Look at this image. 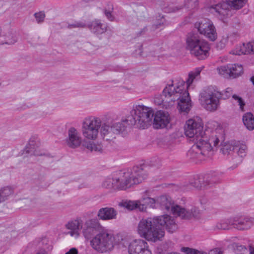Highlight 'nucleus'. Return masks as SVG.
Wrapping results in <instances>:
<instances>
[{"label": "nucleus", "mask_w": 254, "mask_h": 254, "mask_svg": "<svg viewBox=\"0 0 254 254\" xmlns=\"http://www.w3.org/2000/svg\"><path fill=\"white\" fill-rule=\"evenodd\" d=\"M151 109L144 105H136L133 107L125 120L119 122H107L100 126V134L104 140L111 141L116 138L117 135L124 131L127 126H136L139 128L144 129L151 122L152 117Z\"/></svg>", "instance_id": "f257e3e1"}, {"label": "nucleus", "mask_w": 254, "mask_h": 254, "mask_svg": "<svg viewBox=\"0 0 254 254\" xmlns=\"http://www.w3.org/2000/svg\"><path fill=\"white\" fill-rule=\"evenodd\" d=\"M187 136L192 138L195 144L187 153L188 157L193 162L197 164L210 156L212 146L208 142L207 132L203 131V126L201 122L193 119L189 120L185 128Z\"/></svg>", "instance_id": "f03ea898"}, {"label": "nucleus", "mask_w": 254, "mask_h": 254, "mask_svg": "<svg viewBox=\"0 0 254 254\" xmlns=\"http://www.w3.org/2000/svg\"><path fill=\"white\" fill-rule=\"evenodd\" d=\"M167 231L173 233L178 229L175 219L169 215L141 220L137 227L139 236L148 242L155 243L162 241L165 235L164 226Z\"/></svg>", "instance_id": "7ed1b4c3"}, {"label": "nucleus", "mask_w": 254, "mask_h": 254, "mask_svg": "<svg viewBox=\"0 0 254 254\" xmlns=\"http://www.w3.org/2000/svg\"><path fill=\"white\" fill-rule=\"evenodd\" d=\"M200 69H196L194 71L190 72L189 74V78L185 82L183 80L179 81L174 86L171 84L166 86L162 92V95L165 98H171V101L174 102L178 100V108L181 112L188 113L192 106L191 101L187 89L192 83L194 78L199 75Z\"/></svg>", "instance_id": "20e7f679"}, {"label": "nucleus", "mask_w": 254, "mask_h": 254, "mask_svg": "<svg viewBox=\"0 0 254 254\" xmlns=\"http://www.w3.org/2000/svg\"><path fill=\"white\" fill-rule=\"evenodd\" d=\"M156 205L162 210L171 212L173 215L182 219H198L200 215V210L198 208L195 206L184 207L175 204L171 197L166 195L159 196L156 199Z\"/></svg>", "instance_id": "39448f33"}, {"label": "nucleus", "mask_w": 254, "mask_h": 254, "mask_svg": "<svg viewBox=\"0 0 254 254\" xmlns=\"http://www.w3.org/2000/svg\"><path fill=\"white\" fill-rule=\"evenodd\" d=\"M232 94L231 88H227L222 92L216 87L209 86L204 89L199 94V100L201 105L207 111H216L220 105V99H226Z\"/></svg>", "instance_id": "423d86ee"}, {"label": "nucleus", "mask_w": 254, "mask_h": 254, "mask_svg": "<svg viewBox=\"0 0 254 254\" xmlns=\"http://www.w3.org/2000/svg\"><path fill=\"white\" fill-rule=\"evenodd\" d=\"M187 48L190 54L199 60H203L208 56L210 50L209 44L201 39L198 34L190 33L187 38Z\"/></svg>", "instance_id": "0eeeda50"}, {"label": "nucleus", "mask_w": 254, "mask_h": 254, "mask_svg": "<svg viewBox=\"0 0 254 254\" xmlns=\"http://www.w3.org/2000/svg\"><path fill=\"white\" fill-rule=\"evenodd\" d=\"M246 0H228L227 2L211 3L208 6L209 11L222 20L229 15L230 7L239 9L245 4Z\"/></svg>", "instance_id": "6e6552de"}, {"label": "nucleus", "mask_w": 254, "mask_h": 254, "mask_svg": "<svg viewBox=\"0 0 254 254\" xmlns=\"http://www.w3.org/2000/svg\"><path fill=\"white\" fill-rule=\"evenodd\" d=\"M100 126L101 120L99 118L94 116L85 118L81 127L83 136L89 140H95L98 137Z\"/></svg>", "instance_id": "1a4fd4ad"}, {"label": "nucleus", "mask_w": 254, "mask_h": 254, "mask_svg": "<svg viewBox=\"0 0 254 254\" xmlns=\"http://www.w3.org/2000/svg\"><path fill=\"white\" fill-rule=\"evenodd\" d=\"M90 244L93 249L103 253L113 249L114 247L113 237L107 231L102 230L90 241Z\"/></svg>", "instance_id": "9d476101"}, {"label": "nucleus", "mask_w": 254, "mask_h": 254, "mask_svg": "<svg viewBox=\"0 0 254 254\" xmlns=\"http://www.w3.org/2000/svg\"><path fill=\"white\" fill-rule=\"evenodd\" d=\"M128 174H124L120 171L116 173L112 178H107L103 183V186L106 188H113L117 190H126L127 184L125 180L128 177Z\"/></svg>", "instance_id": "9b49d317"}, {"label": "nucleus", "mask_w": 254, "mask_h": 254, "mask_svg": "<svg viewBox=\"0 0 254 254\" xmlns=\"http://www.w3.org/2000/svg\"><path fill=\"white\" fill-rule=\"evenodd\" d=\"M146 108H149L151 110L152 112V117L151 118V122L149 125L145 127L144 128L148 127L152 123V119L153 120V127L155 128H163L167 127L170 122L169 115L168 112L165 111H158L155 114L153 109L151 108L145 106Z\"/></svg>", "instance_id": "f8f14e48"}, {"label": "nucleus", "mask_w": 254, "mask_h": 254, "mask_svg": "<svg viewBox=\"0 0 254 254\" xmlns=\"http://www.w3.org/2000/svg\"><path fill=\"white\" fill-rule=\"evenodd\" d=\"M82 233L87 239H91L97 232L103 229L99 221L97 219H90L87 220L82 226Z\"/></svg>", "instance_id": "ddd939ff"}, {"label": "nucleus", "mask_w": 254, "mask_h": 254, "mask_svg": "<svg viewBox=\"0 0 254 254\" xmlns=\"http://www.w3.org/2000/svg\"><path fill=\"white\" fill-rule=\"evenodd\" d=\"M128 252L129 254H152L148 243L142 239L134 240L130 242Z\"/></svg>", "instance_id": "4468645a"}, {"label": "nucleus", "mask_w": 254, "mask_h": 254, "mask_svg": "<svg viewBox=\"0 0 254 254\" xmlns=\"http://www.w3.org/2000/svg\"><path fill=\"white\" fill-rule=\"evenodd\" d=\"M124 174H128L129 176L125 180L127 184V188L130 187L133 185L141 183L147 176L146 172L142 168L138 167L134 168L133 171L131 173L127 172H124Z\"/></svg>", "instance_id": "2eb2a0df"}, {"label": "nucleus", "mask_w": 254, "mask_h": 254, "mask_svg": "<svg viewBox=\"0 0 254 254\" xmlns=\"http://www.w3.org/2000/svg\"><path fill=\"white\" fill-rule=\"evenodd\" d=\"M65 142L67 146L72 149L77 148L80 145L82 138L76 128L72 127L68 129Z\"/></svg>", "instance_id": "dca6fc26"}, {"label": "nucleus", "mask_w": 254, "mask_h": 254, "mask_svg": "<svg viewBox=\"0 0 254 254\" xmlns=\"http://www.w3.org/2000/svg\"><path fill=\"white\" fill-rule=\"evenodd\" d=\"M233 228L239 230H246L250 229L253 225L252 218H233Z\"/></svg>", "instance_id": "f3484780"}, {"label": "nucleus", "mask_w": 254, "mask_h": 254, "mask_svg": "<svg viewBox=\"0 0 254 254\" xmlns=\"http://www.w3.org/2000/svg\"><path fill=\"white\" fill-rule=\"evenodd\" d=\"M87 27L92 33L97 36L104 33L107 28V25L101 23L99 20H95L90 22L87 25Z\"/></svg>", "instance_id": "a211bd4d"}, {"label": "nucleus", "mask_w": 254, "mask_h": 254, "mask_svg": "<svg viewBox=\"0 0 254 254\" xmlns=\"http://www.w3.org/2000/svg\"><path fill=\"white\" fill-rule=\"evenodd\" d=\"M117 213V211L114 208L106 207L100 209L97 216L101 220H109L116 219Z\"/></svg>", "instance_id": "6ab92c4d"}, {"label": "nucleus", "mask_w": 254, "mask_h": 254, "mask_svg": "<svg viewBox=\"0 0 254 254\" xmlns=\"http://www.w3.org/2000/svg\"><path fill=\"white\" fill-rule=\"evenodd\" d=\"M66 228L71 230L69 234L71 236L77 237L79 235V231L82 228L81 221L74 220L69 222L66 225Z\"/></svg>", "instance_id": "aec40b11"}, {"label": "nucleus", "mask_w": 254, "mask_h": 254, "mask_svg": "<svg viewBox=\"0 0 254 254\" xmlns=\"http://www.w3.org/2000/svg\"><path fill=\"white\" fill-rule=\"evenodd\" d=\"M181 251L186 254H223V252L219 248L210 250L208 254L189 247H182L181 249Z\"/></svg>", "instance_id": "412c9836"}, {"label": "nucleus", "mask_w": 254, "mask_h": 254, "mask_svg": "<svg viewBox=\"0 0 254 254\" xmlns=\"http://www.w3.org/2000/svg\"><path fill=\"white\" fill-rule=\"evenodd\" d=\"M138 200L132 201V200H123L120 202L119 206L124 207L129 210H132L134 209L142 210L143 208V204H140Z\"/></svg>", "instance_id": "4be33fe9"}, {"label": "nucleus", "mask_w": 254, "mask_h": 254, "mask_svg": "<svg viewBox=\"0 0 254 254\" xmlns=\"http://www.w3.org/2000/svg\"><path fill=\"white\" fill-rule=\"evenodd\" d=\"M254 52V43H248L246 44H243L242 46L237 48L234 54L241 55L242 54H250Z\"/></svg>", "instance_id": "5701e85b"}, {"label": "nucleus", "mask_w": 254, "mask_h": 254, "mask_svg": "<svg viewBox=\"0 0 254 254\" xmlns=\"http://www.w3.org/2000/svg\"><path fill=\"white\" fill-rule=\"evenodd\" d=\"M233 218L223 220L216 224L214 227V230H229L233 228Z\"/></svg>", "instance_id": "b1692460"}, {"label": "nucleus", "mask_w": 254, "mask_h": 254, "mask_svg": "<svg viewBox=\"0 0 254 254\" xmlns=\"http://www.w3.org/2000/svg\"><path fill=\"white\" fill-rule=\"evenodd\" d=\"M243 122L249 130H252L254 129V116L251 113H247L244 115Z\"/></svg>", "instance_id": "393cba45"}, {"label": "nucleus", "mask_w": 254, "mask_h": 254, "mask_svg": "<svg viewBox=\"0 0 254 254\" xmlns=\"http://www.w3.org/2000/svg\"><path fill=\"white\" fill-rule=\"evenodd\" d=\"M139 202L140 204H143L142 210H140L141 211L145 210L147 206L154 208L156 204V199L149 197H143L139 200Z\"/></svg>", "instance_id": "a878e982"}, {"label": "nucleus", "mask_w": 254, "mask_h": 254, "mask_svg": "<svg viewBox=\"0 0 254 254\" xmlns=\"http://www.w3.org/2000/svg\"><path fill=\"white\" fill-rule=\"evenodd\" d=\"M233 66L231 64L222 66L217 68V70L220 74L225 78L231 77V72L233 70Z\"/></svg>", "instance_id": "bb28decb"}, {"label": "nucleus", "mask_w": 254, "mask_h": 254, "mask_svg": "<svg viewBox=\"0 0 254 254\" xmlns=\"http://www.w3.org/2000/svg\"><path fill=\"white\" fill-rule=\"evenodd\" d=\"M212 23L208 19H204L195 24V27L199 33L204 32L205 28L212 27Z\"/></svg>", "instance_id": "cd10ccee"}, {"label": "nucleus", "mask_w": 254, "mask_h": 254, "mask_svg": "<svg viewBox=\"0 0 254 254\" xmlns=\"http://www.w3.org/2000/svg\"><path fill=\"white\" fill-rule=\"evenodd\" d=\"M4 42L1 43V44H4L8 45H12L14 44L17 41V39L14 33L11 31H8L4 35Z\"/></svg>", "instance_id": "c85d7f7f"}, {"label": "nucleus", "mask_w": 254, "mask_h": 254, "mask_svg": "<svg viewBox=\"0 0 254 254\" xmlns=\"http://www.w3.org/2000/svg\"><path fill=\"white\" fill-rule=\"evenodd\" d=\"M13 193V190L10 187H4L0 190V203L6 200Z\"/></svg>", "instance_id": "c756f323"}, {"label": "nucleus", "mask_w": 254, "mask_h": 254, "mask_svg": "<svg viewBox=\"0 0 254 254\" xmlns=\"http://www.w3.org/2000/svg\"><path fill=\"white\" fill-rule=\"evenodd\" d=\"M233 66V70H231V77L236 78L241 75L243 73V68L241 65L238 64H231Z\"/></svg>", "instance_id": "7c9ffc66"}, {"label": "nucleus", "mask_w": 254, "mask_h": 254, "mask_svg": "<svg viewBox=\"0 0 254 254\" xmlns=\"http://www.w3.org/2000/svg\"><path fill=\"white\" fill-rule=\"evenodd\" d=\"M235 150H237V147H235L233 144L228 143L222 146L220 151L224 155H229L231 154Z\"/></svg>", "instance_id": "2f4dec72"}, {"label": "nucleus", "mask_w": 254, "mask_h": 254, "mask_svg": "<svg viewBox=\"0 0 254 254\" xmlns=\"http://www.w3.org/2000/svg\"><path fill=\"white\" fill-rule=\"evenodd\" d=\"M207 31H206L205 34H203L210 40L214 41L217 38V33L215 30V28L213 24H212V27L208 29Z\"/></svg>", "instance_id": "473e14b6"}, {"label": "nucleus", "mask_w": 254, "mask_h": 254, "mask_svg": "<svg viewBox=\"0 0 254 254\" xmlns=\"http://www.w3.org/2000/svg\"><path fill=\"white\" fill-rule=\"evenodd\" d=\"M199 5L198 0H185L184 6L188 9L197 8Z\"/></svg>", "instance_id": "72a5a7b5"}, {"label": "nucleus", "mask_w": 254, "mask_h": 254, "mask_svg": "<svg viewBox=\"0 0 254 254\" xmlns=\"http://www.w3.org/2000/svg\"><path fill=\"white\" fill-rule=\"evenodd\" d=\"M202 178L197 176L196 177L194 178L193 180H191L190 182V185L195 188H201L203 186H206L204 183H202Z\"/></svg>", "instance_id": "f704fd0d"}, {"label": "nucleus", "mask_w": 254, "mask_h": 254, "mask_svg": "<svg viewBox=\"0 0 254 254\" xmlns=\"http://www.w3.org/2000/svg\"><path fill=\"white\" fill-rule=\"evenodd\" d=\"M84 146L86 148L91 151H94L96 152H100L102 150V147L100 145L96 144L91 141L85 142Z\"/></svg>", "instance_id": "c9c22d12"}, {"label": "nucleus", "mask_w": 254, "mask_h": 254, "mask_svg": "<svg viewBox=\"0 0 254 254\" xmlns=\"http://www.w3.org/2000/svg\"><path fill=\"white\" fill-rule=\"evenodd\" d=\"M37 147H34L26 145L25 148L24 149L23 151V153L21 155L26 154H29L30 155H39V154L36 151Z\"/></svg>", "instance_id": "e433bc0d"}, {"label": "nucleus", "mask_w": 254, "mask_h": 254, "mask_svg": "<svg viewBox=\"0 0 254 254\" xmlns=\"http://www.w3.org/2000/svg\"><path fill=\"white\" fill-rule=\"evenodd\" d=\"M232 98L234 101L236 102L240 106V109L242 111H244V108L245 105V103L243 99L239 96L237 95L234 94L232 95Z\"/></svg>", "instance_id": "4c0bfd02"}, {"label": "nucleus", "mask_w": 254, "mask_h": 254, "mask_svg": "<svg viewBox=\"0 0 254 254\" xmlns=\"http://www.w3.org/2000/svg\"><path fill=\"white\" fill-rule=\"evenodd\" d=\"M235 147H237V150H236L237 152L238 155L243 157L246 155V150L247 149V147L246 145L242 144L239 147L237 146H235Z\"/></svg>", "instance_id": "58836bf2"}, {"label": "nucleus", "mask_w": 254, "mask_h": 254, "mask_svg": "<svg viewBox=\"0 0 254 254\" xmlns=\"http://www.w3.org/2000/svg\"><path fill=\"white\" fill-rule=\"evenodd\" d=\"M34 16L35 17L36 21L38 23H40L44 21V20L45 17V14L43 11H40L38 12H36L34 14Z\"/></svg>", "instance_id": "ea45409f"}, {"label": "nucleus", "mask_w": 254, "mask_h": 254, "mask_svg": "<svg viewBox=\"0 0 254 254\" xmlns=\"http://www.w3.org/2000/svg\"><path fill=\"white\" fill-rule=\"evenodd\" d=\"M85 26L86 24L85 23L81 21H75L73 24H69L67 27L71 29L73 28H82Z\"/></svg>", "instance_id": "a19ab883"}, {"label": "nucleus", "mask_w": 254, "mask_h": 254, "mask_svg": "<svg viewBox=\"0 0 254 254\" xmlns=\"http://www.w3.org/2000/svg\"><path fill=\"white\" fill-rule=\"evenodd\" d=\"M207 140H208V142L210 143L211 146V144L212 142L213 143V145L214 146H217V144H218V143L219 142V140L218 137H216V136L215 137L212 136L211 138H209V139L207 137Z\"/></svg>", "instance_id": "79ce46f5"}, {"label": "nucleus", "mask_w": 254, "mask_h": 254, "mask_svg": "<svg viewBox=\"0 0 254 254\" xmlns=\"http://www.w3.org/2000/svg\"><path fill=\"white\" fill-rule=\"evenodd\" d=\"M31 147H38V143L34 138H31L29 140L28 144L27 145Z\"/></svg>", "instance_id": "37998d69"}, {"label": "nucleus", "mask_w": 254, "mask_h": 254, "mask_svg": "<svg viewBox=\"0 0 254 254\" xmlns=\"http://www.w3.org/2000/svg\"><path fill=\"white\" fill-rule=\"evenodd\" d=\"M164 99L162 98L161 95H158L154 99V102L158 105H161L163 103Z\"/></svg>", "instance_id": "c03bdc74"}, {"label": "nucleus", "mask_w": 254, "mask_h": 254, "mask_svg": "<svg viewBox=\"0 0 254 254\" xmlns=\"http://www.w3.org/2000/svg\"><path fill=\"white\" fill-rule=\"evenodd\" d=\"M104 14L106 15V16L107 17L108 19H109L110 21H113L114 19V17L112 15L111 11V10H108L107 9L104 10Z\"/></svg>", "instance_id": "a18cd8bd"}, {"label": "nucleus", "mask_w": 254, "mask_h": 254, "mask_svg": "<svg viewBox=\"0 0 254 254\" xmlns=\"http://www.w3.org/2000/svg\"><path fill=\"white\" fill-rule=\"evenodd\" d=\"M151 165L158 167L160 165V161L158 159H155L151 161Z\"/></svg>", "instance_id": "49530a36"}, {"label": "nucleus", "mask_w": 254, "mask_h": 254, "mask_svg": "<svg viewBox=\"0 0 254 254\" xmlns=\"http://www.w3.org/2000/svg\"><path fill=\"white\" fill-rule=\"evenodd\" d=\"M78 251L76 248H73L70 249L65 254H77Z\"/></svg>", "instance_id": "de8ad7c7"}, {"label": "nucleus", "mask_w": 254, "mask_h": 254, "mask_svg": "<svg viewBox=\"0 0 254 254\" xmlns=\"http://www.w3.org/2000/svg\"><path fill=\"white\" fill-rule=\"evenodd\" d=\"M36 254H47L46 251L42 250L39 251Z\"/></svg>", "instance_id": "09e8293b"}, {"label": "nucleus", "mask_w": 254, "mask_h": 254, "mask_svg": "<svg viewBox=\"0 0 254 254\" xmlns=\"http://www.w3.org/2000/svg\"><path fill=\"white\" fill-rule=\"evenodd\" d=\"M237 249L239 250H242L243 249H244L245 250H246V248L244 246H240L237 247Z\"/></svg>", "instance_id": "8fccbe9b"}, {"label": "nucleus", "mask_w": 254, "mask_h": 254, "mask_svg": "<svg viewBox=\"0 0 254 254\" xmlns=\"http://www.w3.org/2000/svg\"><path fill=\"white\" fill-rule=\"evenodd\" d=\"M216 183V181L214 180H210L209 181H208V183H207V184H213V183Z\"/></svg>", "instance_id": "3c124183"}, {"label": "nucleus", "mask_w": 254, "mask_h": 254, "mask_svg": "<svg viewBox=\"0 0 254 254\" xmlns=\"http://www.w3.org/2000/svg\"><path fill=\"white\" fill-rule=\"evenodd\" d=\"M163 24V22H162V23H158L157 24H156V25H155V28H159V27H160L161 26V25L162 24Z\"/></svg>", "instance_id": "603ef678"}, {"label": "nucleus", "mask_w": 254, "mask_h": 254, "mask_svg": "<svg viewBox=\"0 0 254 254\" xmlns=\"http://www.w3.org/2000/svg\"><path fill=\"white\" fill-rule=\"evenodd\" d=\"M210 27H208V28H205V30L204 31V32H202L201 33H200V34H205L206 33V31H207V30H208V29L210 28Z\"/></svg>", "instance_id": "864d4df0"}, {"label": "nucleus", "mask_w": 254, "mask_h": 254, "mask_svg": "<svg viewBox=\"0 0 254 254\" xmlns=\"http://www.w3.org/2000/svg\"><path fill=\"white\" fill-rule=\"evenodd\" d=\"M251 81L252 82V83H253V84L254 85V76L251 77Z\"/></svg>", "instance_id": "5fc2aeb1"}, {"label": "nucleus", "mask_w": 254, "mask_h": 254, "mask_svg": "<svg viewBox=\"0 0 254 254\" xmlns=\"http://www.w3.org/2000/svg\"><path fill=\"white\" fill-rule=\"evenodd\" d=\"M167 254H180L177 252H170L168 253Z\"/></svg>", "instance_id": "6e6d98bb"}, {"label": "nucleus", "mask_w": 254, "mask_h": 254, "mask_svg": "<svg viewBox=\"0 0 254 254\" xmlns=\"http://www.w3.org/2000/svg\"><path fill=\"white\" fill-rule=\"evenodd\" d=\"M250 254H254V251L253 252L251 251Z\"/></svg>", "instance_id": "4d7b16f0"}]
</instances>
